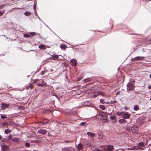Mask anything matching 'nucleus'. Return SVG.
Here are the masks:
<instances>
[{"label":"nucleus","mask_w":151,"mask_h":151,"mask_svg":"<svg viewBox=\"0 0 151 151\" xmlns=\"http://www.w3.org/2000/svg\"><path fill=\"white\" fill-rule=\"evenodd\" d=\"M12 139V138H11V136H9L8 137V140H9L10 139Z\"/></svg>","instance_id":"a19ab883"},{"label":"nucleus","mask_w":151,"mask_h":151,"mask_svg":"<svg viewBox=\"0 0 151 151\" xmlns=\"http://www.w3.org/2000/svg\"><path fill=\"white\" fill-rule=\"evenodd\" d=\"M101 95H103V94H101Z\"/></svg>","instance_id":"6e6d98bb"},{"label":"nucleus","mask_w":151,"mask_h":151,"mask_svg":"<svg viewBox=\"0 0 151 151\" xmlns=\"http://www.w3.org/2000/svg\"><path fill=\"white\" fill-rule=\"evenodd\" d=\"M59 55H52V58L54 59H58L59 57Z\"/></svg>","instance_id":"a211bd4d"},{"label":"nucleus","mask_w":151,"mask_h":151,"mask_svg":"<svg viewBox=\"0 0 151 151\" xmlns=\"http://www.w3.org/2000/svg\"><path fill=\"white\" fill-rule=\"evenodd\" d=\"M25 145L27 147H29L30 146V144L29 143L27 142L25 144Z\"/></svg>","instance_id":"7c9ffc66"},{"label":"nucleus","mask_w":151,"mask_h":151,"mask_svg":"<svg viewBox=\"0 0 151 151\" xmlns=\"http://www.w3.org/2000/svg\"><path fill=\"white\" fill-rule=\"evenodd\" d=\"M104 150L105 151H107V150H106V148H104Z\"/></svg>","instance_id":"09e8293b"},{"label":"nucleus","mask_w":151,"mask_h":151,"mask_svg":"<svg viewBox=\"0 0 151 151\" xmlns=\"http://www.w3.org/2000/svg\"><path fill=\"white\" fill-rule=\"evenodd\" d=\"M127 88L129 91L132 90L134 88L133 85L131 83H128L127 84Z\"/></svg>","instance_id":"423d86ee"},{"label":"nucleus","mask_w":151,"mask_h":151,"mask_svg":"<svg viewBox=\"0 0 151 151\" xmlns=\"http://www.w3.org/2000/svg\"><path fill=\"white\" fill-rule=\"evenodd\" d=\"M11 132L10 130L9 129H6L5 130L4 132L6 134H8L10 133Z\"/></svg>","instance_id":"4be33fe9"},{"label":"nucleus","mask_w":151,"mask_h":151,"mask_svg":"<svg viewBox=\"0 0 151 151\" xmlns=\"http://www.w3.org/2000/svg\"><path fill=\"white\" fill-rule=\"evenodd\" d=\"M46 72V71H42L41 73V74L44 75Z\"/></svg>","instance_id":"e433bc0d"},{"label":"nucleus","mask_w":151,"mask_h":151,"mask_svg":"<svg viewBox=\"0 0 151 151\" xmlns=\"http://www.w3.org/2000/svg\"><path fill=\"white\" fill-rule=\"evenodd\" d=\"M107 147L108 151H109L114 149V147L111 145H107Z\"/></svg>","instance_id":"ddd939ff"},{"label":"nucleus","mask_w":151,"mask_h":151,"mask_svg":"<svg viewBox=\"0 0 151 151\" xmlns=\"http://www.w3.org/2000/svg\"><path fill=\"white\" fill-rule=\"evenodd\" d=\"M70 62L72 65L75 66H76L77 64V61L75 59H73L70 60Z\"/></svg>","instance_id":"9d476101"},{"label":"nucleus","mask_w":151,"mask_h":151,"mask_svg":"<svg viewBox=\"0 0 151 151\" xmlns=\"http://www.w3.org/2000/svg\"><path fill=\"white\" fill-rule=\"evenodd\" d=\"M24 14L26 16H28L31 14V12H25Z\"/></svg>","instance_id":"393cba45"},{"label":"nucleus","mask_w":151,"mask_h":151,"mask_svg":"<svg viewBox=\"0 0 151 151\" xmlns=\"http://www.w3.org/2000/svg\"><path fill=\"white\" fill-rule=\"evenodd\" d=\"M24 36L25 37H29L30 35L28 34H24Z\"/></svg>","instance_id":"c85d7f7f"},{"label":"nucleus","mask_w":151,"mask_h":151,"mask_svg":"<svg viewBox=\"0 0 151 151\" xmlns=\"http://www.w3.org/2000/svg\"><path fill=\"white\" fill-rule=\"evenodd\" d=\"M34 11L37 14L36 11V8L34 6Z\"/></svg>","instance_id":"ea45409f"},{"label":"nucleus","mask_w":151,"mask_h":151,"mask_svg":"<svg viewBox=\"0 0 151 151\" xmlns=\"http://www.w3.org/2000/svg\"><path fill=\"white\" fill-rule=\"evenodd\" d=\"M94 151H103V150H101L96 149L94 150Z\"/></svg>","instance_id":"4c0bfd02"},{"label":"nucleus","mask_w":151,"mask_h":151,"mask_svg":"<svg viewBox=\"0 0 151 151\" xmlns=\"http://www.w3.org/2000/svg\"><path fill=\"white\" fill-rule=\"evenodd\" d=\"M87 134L91 137V139H92L95 136V134L94 133L91 132H88L87 133Z\"/></svg>","instance_id":"9b49d317"},{"label":"nucleus","mask_w":151,"mask_h":151,"mask_svg":"<svg viewBox=\"0 0 151 151\" xmlns=\"http://www.w3.org/2000/svg\"><path fill=\"white\" fill-rule=\"evenodd\" d=\"M124 108L126 109L127 110L128 109V108L126 106H125L124 107Z\"/></svg>","instance_id":"c03bdc74"},{"label":"nucleus","mask_w":151,"mask_h":151,"mask_svg":"<svg viewBox=\"0 0 151 151\" xmlns=\"http://www.w3.org/2000/svg\"><path fill=\"white\" fill-rule=\"evenodd\" d=\"M8 124V123L6 122H4L2 124V125H6Z\"/></svg>","instance_id":"58836bf2"},{"label":"nucleus","mask_w":151,"mask_h":151,"mask_svg":"<svg viewBox=\"0 0 151 151\" xmlns=\"http://www.w3.org/2000/svg\"><path fill=\"white\" fill-rule=\"evenodd\" d=\"M100 102L101 103H102V104L105 103L106 104H114L116 102L115 101H111L110 102H105L104 101V100L103 99H101L100 100Z\"/></svg>","instance_id":"0eeeda50"},{"label":"nucleus","mask_w":151,"mask_h":151,"mask_svg":"<svg viewBox=\"0 0 151 151\" xmlns=\"http://www.w3.org/2000/svg\"><path fill=\"white\" fill-rule=\"evenodd\" d=\"M37 86H47V84L46 83H38L37 84Z\"/></svg>","instance_id":"dca6fc26"},{"label":"nucleus","mask_w":151,"mask_h":151,"mask_svg":"<svg viewBox=\"0 0 151 151\" xmlns=\"http://www.w3.org/2000/svg\"><path fill=\"white\" fill-rule=\"evenodd\" d=\"M11 140L13 141L16 142L18 141V139L16 137H14L13 138H12Z\"/></svg>","instance_id":"aec40b11"},{"label":"nucleus","mask_w":151,"mask_h":151,"mask_svg":"<svg viewBox=\"0 0 151 151\" xmlns=\"http://www.w3.org/2000/svg\"><path fill=\"white\" fill-rule=\"evenodd\" d=\"M140 123H141V124H142V123H143V122H140Z\"/></svg>","instance_id":"864d4df0"},{"label":"nucleus","mask_w":151,"mask_h":151,"mask_svg":"<svg viewBox=\"0 0 151 151\" xmlns=\"http://www.w3.org/2000/svg\"><path fill=\"white\" fill-rule=\"evenodd\" d=\"M144 143L143 142H140L139 144V145L140 146H143Z\"/></svg>","instance_id":"473e14b6"},{"label":"nucleus","mask_w":151,"mask_h":151,"mask_svg":"<svg viewBox=\"0 0 151 151\" xmlns=\"http://www.w3.org/2000/svg\"><path fill=\"white\" fill-rule=\"evenodd\" d=\"M132 130L133 133H138L137 126L136 125L133 126L132 127Z\"/></svg>","instance_id":"f03ea898"},{"label":"nucleus","mask_w":151,"mask_h":151,"mask_svg":"<svg viewBox=\"0 0 151 151\" xmlns=\"http://www.w3.org/2000/svg\"><path fill=\"white\" fill-rule=\"evenodd\" d=\"M9 105L10 104H5L3 103L2 105L0 106L1 109L2 110H4L6 108L8 107Z\"/></svg>","instance_id":"6e6552de"},{"label":"nucleus","mask_w":151,"mask_h":151,"mask_svg":"<svg viewBox=\"0 0 151 151\" xmlns=\"http://www.w3.org/2000/svg\"><path fill=\"white\" fill-rule=\"evenodd\" d=\"M114 118H115V117L114 116H112V117H110V119H113Z\"/></svg>","instance_id":"79ce46f5"},{"label":"nucleus","mask_w":151,"mask_h":151,"mask_svg":"<svg viewBox=\"0 0 151 151\" xmlns=\"http://www.w3.org/2000/svg\"><path fill=\"white\" fill-rule=\"evenodd\" d=\"M150 78H151V74L150 75Z\"/></svg>","instance_id":"3c124183"},{"label":"nucleus","mask_w":151,"mask_h":151,"mask_svg":"<svg viewBox=\"0 0 151 151\" xmlns=\"http://www.w3.org/2000/svg\"><path fill=\"white\" fill-rule=\"evenodd\" d=\"M100 94V93H96V94H94V95L93 96V97H96L97 96H98V95H99Z\"/></svg>","instance_id":"2f4dec72"},{"label":"nucleus","mask_w":151,"mask_h":151,"mask_svg":"<svg viewBox=\"0 0 151 151\" xmlns=\"http://www.w3.org/2000/svg\"><path fill=\"white\" fill-rule=\"evenodd\" d=\"M3 7V5H1L0 6V9H1Z\"/></svg>","instance_id":"37998d69"},{"label":"nucleus","mask_w":151,"mask_h":151,"mask_svg":"<svg viewBox=\"0 0 151 151\" xmlns=\"http://www.w3.org/2000/svg\"><path fill=\"white\" fill-rule=\"evenodd\" d=\"M39 47L42 49H45L46 47L43 44H41L39 46Z\"/></svg>","instance_id":"4468645a"},{"label":"nucleus","mask_w":151,"mask_h":151,"mask_svg":"<svg viewBox=\"0 0 151 151\" xmlns=\"http://www.w3.org/2000/svg\"><path fill=\"white\" fill-rule=\"evenodd\" d=\"M62 151H75V149L71 147H64L62 149Z\"/></svg>","instance_id":"20e7f679"},{"label":"nucleus","mask_w":151,"mask_h":151,"mask_svg":"<svg viewBox=\"0 0 151 151\" xmlns=\"http://www.w3.org/2000/svg\"><path fill=\"white\" fill-rule=\"evenodd\" d=\"M3 147L4 151L6 150H8V148L7 146L6 145H4L3 146Z\"/></svg>","instance_id":"b1692460"},{"label":"nucleus","mask_w":151,"mask_h":151,"mask_svg":"<svg viewBox=\"0 0 151 151\" xmlns=\"http://www.w3.org/2000/svg\"><path fill=\"white\" fill-rule=\"evenodd\" d=\"M1 118L2 119H4L6 118L7 117V116L5 115H1Z\"/></svg>","instance_id":"bb28decb"},{"label":"nucleus","mask_w":151,"mask_h":151,"mask_svg":"<svg viewBox=\"0 0 151 151\" xmlns=\"http://www.w3.org/2000/svg\"><path fill=\"white\" fill-rule=\"evenodd\" d=\"M127 149L129 150H138V148L135 147H132L128 148Z\"/></svg>","instance_id":"6ab92c4d"},{"label":"nucleus","mask_w":151,"mask_h":151,"mask_svg":"<svg viewBox=\"0 0 151 151\" xmlns=\"http://www.w3.org/2000/svg\"><path fill=\"white\" fill-rule=\"evenodd\" d=\"M150 100L151 101V97L150 98Z\"/></svg>","instance_id":"603ef678"},{"label":"nucleus","mask_w":151,"mask_h":151,"mask_svg":"<svg viewBox=\"0 0 151 151\" xmlns=\"http://www.w3.org/2000/svg\"><path fill=\"white\" fill-rule=\"evenodd\" d=\"M130 114L127 113H125L123 116V118L126 119L129 118L130 117Z\"/></svg>","instance_id":"f8f14e48"},{"label":"nucleus","mask_w":151,"mask_h":151,"mask_svg":"<svg viewBox=\"0 0 151 151\" xmlns=\"http://www.w3.org/2000/svg\"><path fill=\"white\" fill-rule=\"evenodd\" d=\"M99 108L102 110H104L106 108L105 106L103 105H100L99 106Z\"/></svg>","instance_id":"5701e85b"},{"label":"nucleus","mask_w":151,"mask_h":151,"mask_svg":"<svg viewBox=\"0 0 151 151\" xmlns=\"http://www.w3.org/2000/svg\"><path fill=\"white\" fill-rule=\"evenodd\" d=\"M139 107L137 105H135L134 107V109L135 110L137 111L139 109Z\"/></svg>","instance_id":"a878e982"},{"label":"nucleus","mask_w":151,"mask_h":151,"mask_svg":"<svg viewBox=\"0 0 151 151\" xmlns=\"http://www.w3.org/2000/svg\"><path fill=\"white\" fill-rule=\"evenodd\" d=\"M99 138L100 139H102L103 137V135L101 132H99L98 133Z\"/></svg>","instance_id":"2eb2a0df"},{"label":"nucleus","mask_w":151,"mask_h":151,"mask_svg":"<svg viewBox=\"0 0 151 151\" xmlns=\"http://www.w3.org/2000/svg\"><path fill=\"white\" fill-rule=\"evenodd\" d=\"M145 57L143 56H137L134 58L131 59L132 61H137L139 60H144Z\"/></svg>","instance_id":"7ed1b4c3"},{"label":"nucleus","mask_w":151,"mask_h":151,"mask_svg":"<svg viewBox=\"0 0 151 151\" xmlns=\"http://www.w3.org/2000/svg\"><path fill=\"white\" fill-rule=\"evenodd\" d=\"M77 151H85L84 147L81 144H79L78 145Z\"/></svg>","instance_id":"39448f33"},{"label":"nucleus","mask_w":151,"mask_h":151,"mask_svg":"<svg viewBox=\"0 0 151 151\" xmlns=\"http://www.w3.org/2000/svg\"><path fill=\"white\" fill-rule=\"evenodd\" d=\"M86 124V123L85 122H82L81 123V126H84Z\"/></svg>","instance_id":"c9c22d12"},{"label":"nucleus","mask_w":151,"mask_h":151,"mask_svg":"<svg viewBox=\"0 0 151 151\" xmlns=\"http://www.w3.org/2000/svg\"><path fill=\"white\" fill-rule=\"evenodd\" d=\"M32 33L33 34H31L32 35H35V32Z\"/></svg>","instance_id":"49530a36"},{"label":"nucleus","mask_w":151,"mask_h":151,"mask_svg":"<svg viewBox=\"0 0 151 151\" xmlns=\"http://www.w3.org/2000/svg\"><path fill=\"white\" fill-rule=\"evenodd\" d=\"M48 122V120H45L43 122H40V123L42 124L46 123H47Z\"/></svg>","instance_id":"cd10ccee"},{"label":"nucleus","mask_w":151,"mask_h":151,"mask_svg":"<svg viewBox=\"0 0 151 151\" xmlns=\"http://www.w3.org/2000/svg\"><path fill=\"white\" fill-rule=\"evenodd\" d=\"M32 84L30 85L29 86L27 87L26 88L27 89H28L29 88H31L32 87Z\"/></svg>","instance_id":"72a5a7b5"},{"label":"nucleus","mask_w":151,"mask_h":151,"mask_svg":"<svg viewBox=\"0 0 151 151\" xmlns=\"http://www.w3.org/2000/svg\"><path fill=\"white\" fill-rule=\"evenodd\" d=\"M2 138V136L1 135H0V139H1Z\"/></svg>","instance_id":"de8ad7c7"},{"label":"nucleus","mask_w":151,"mask_h":151,"mask_svg":"<svg viewBox=\"0 0 151 151\" xmlns=\"http://www.w3.org/2000/svg\"><path fill=\"white\" fill-rule=\"evenodd\" d=\"M98 117L99 119L104 120H106L107 118L106 114L102 111L99 113V115L98 116Z\"/></svg>","instance_id":"f257e3e1"},{"label":"nucleus","mask_w":151,"mask_h":151,"mask_svg":"<svg viewBox=\"0 0 151 151\" xmlns=\"http://www.w3.org/2000/svg\"><path fill=\"white\" fill-rule=\"evenodd\" d=\"M122 151H124V150L122 149Z\"/></svg>","instance_id":"5fc2aeb1"},{"label":"nucleus","mask_w":151,"mask_h":151,"mask_svg":"<svg viewBox=\"0 0 151 151\" xmlns=\"http://www.w3.org/2000/svg\"><path fill=\"white\" fill-rule=\"evenodd\" d=\"M119 122L121 123H124L126 122V121L124 119H121L119 120Z\"/></svg>","instance_id":"412c9836"},{"label":"nucleus","mask_w":151,"mask_h":151,"mask_svg":"<svg viewBox=\"0 0 151 151\" xmlns=\"http://www.w3.org/2000/svg\"><path fill=\"white\" fill-rule=\"evenodd\" d=\"M42 82H43V83H44V80H42Z\"/></svg>","instance_id":"8fccbe9b"},{"label":"nucleus","mask_w":151,"mask_h":151,"mask_svg":"<svg viewBox=\"0 0 151 151\" xmlns=\"http://www.w3.org/2000/svg\"><path fill=\"white\" fill-rule=\"evenodd\" d=\"M4 12V11H0V16H1L3 14Z\"/></svg>","instance_id":"f704fd0d"},{"label":"nucleus","mask_w":151,"mask_h":151,"mask_svg":"<svg viewBox=\"0 0 151 151\" xmlns=\"http://www.w3.org/2000/svg\"><path fill=\"white\" fill-rule=\"evenodd\" d=\"M117 114L119 116H121L122 114V112H117Z\"/></svg>","instance_id":"c756f323"},{"label":"nucleus","mask_w":151,"mask_h":151,"mask_svg":"<svg viewBox=\"0 0 151 151\" xmlns=\"http://www.w3.org/2000/svg\"><path fill=\"white\" fill-rule=\"evenodd\" d=\"M151 88V86H149L148 87V88L149 89H150Z\"/></svg>","instance_id":"a18cd8bd"},{"label":"nucleus","mask_w":151,"mask_h":151,"mask_svg":"<svg viewBox=\"0 0 151 151\" xmlns=\"http://www.w3.org/2000/svg\"><path fill=\"white\" fill-rule=\"evenodd\" d=\"M47 131L45 129H41L39 130L37 133L43 135H44L47 133Z\"/></svg>","instance_id":"1a4fd4ad"},{"label":"nucleus","mask_w":151,"mask_h":151,"mask_svg":"<svg viewBox=\"0 0 151 151\" xmlns=\"http://www.w3.org/2000/svg\"><path fill=\"white\" fill-rule=\"evenodd\" d=\"M61 49H65L67 47L66 45L65 44H62L60 46Z\"/></svg>","instance_id":"f3484780"}]
</instances>
